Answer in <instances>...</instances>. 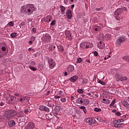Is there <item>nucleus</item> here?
I'll return each instance as SVG.
<instances>
[{"instance_id": "64", "label": "nucleus", "mask_w": 129, "mask_h": 129, "mask_svg": "<svg viewBox=\"0 0 129 129\" xmlns=\"http://www.w3.org/2000/svg\"><path fill=\"white\" fill-rule=\"evenodd\" d=\"M126 117V116L123 115V116H122L121 118H125Z\"/></svg>"}, {"instance_id": "49", "label": "nucleus", "mask_w": 129, "mask_h": 129, "mask_svg": "<svg viewBox=\"0 0 129 129\" xmlns=\"http://www.w3.org/2000/svg\"><path fill=\"white\" fill-rule=\"evenodd\" d=\"M94 56H95L96 57L98 56V52H97V51H95L94 52Z\"/></svg>"}, {"instance_id": "42", "label": "nucleus", "mask_w": 129, "mask_h": 129, "mask_svg": "<svg viewBox=\"0 0 129 129\" xmlns=\"http://www.w3.org/2000/svg\"><path fill=\"white\" fill-rule=\"evenodd\" d=\"M48 117H49V118H52L53 117V114H52V113H49V114H48Z\"/></svg>"}, {"instance_id": "63", "label": "nucleus", "mask_w": 129, "mask_h": 129, "mask_svg": "<svg viewBox=\"0 0 129 129\" xmlns=\"http://www.w3.org/2000/svg\"><path fill=\"white\" fill-rule=\"evenodd\" d=\"M71 98L72 100H73V99H74V97L73 96H71Z\"/></svg>"}, {"instance_id": "2", "label": "nucleus", "mask_w": 129, "mask_h": 129, "mask_svg": "<svg viewBox=\"0 0 129 129\" xmlns=\"http://www.w3.org/2000/svg\"><path fill=\"white\" fill-rule=\"evenodd\" d=\"M126 40V38L124 35H120L117 38L115 44L117 47H120L122 43H123Z\"/></svg>"}, {"instance_id": "26", "label": "nucleus", "mask_w": 129, "mask_h": 129, "mask_svg": "<svg viewBox=\"0 0 129 129\" xmlns=\"http://www.w3.org/2000/svg\"><path fill=\"white\" fill-rule=\"evenodd\" d=\"M103 103H105L106 104H109L110 101L109 100H107L105 98L103 99V101H102Z\"/></svg>"}, {"instance_id": "33", "label": "nucleus", "mask_w": 129, "mask_h": 129, "mask_svg": "<svg viewBox=\"0 0 129 129\" xmlns=\"http://www.w3.org/2000/svg\"><path fill=\"white\" fill-rule=\"evenodd\" d=\"M17 33L16 32L13 33L11 34L10 37L11 38H16V37H17Z\"/></svg>"}, {"instance_id": "16", "label": "nucleus", "mask_w": 129, "mask_h": 129, "mask_svg": "<svg viewBox=\"0 0 129 129\" xmlns=\"http://www.w3.org/2000/svg\"><path fill=\"white\" fill-rule=\"evenodd\" d=\"M78 79V76L75 75V76H74L71 77L69 79V80H70V81H71V82H76V81H77Z\"/></svg>"}, {"instance_id": "55", "label": "nucleus", "mask_w": 129, "mask_h": 129, "mask_svg": "<svg viewBox=\"0 0 129 129\" xmlns=\"http://www.w3.org/2000/svg\"><path fill=\"white\" fill-rule=\"evenodd\" d=\"M115 30L116 31H119V30H120V27H116Z\"/></svg>"}, {"instance_id": "41", "label": "nucleus", "mask_w": 129, "mask_h": 129, "mask_svg": "<svg viewBox=\"0 0 129 129\" xmlns=\"http://www.w3.org/2000/svg\"><path fill=\"white\" fill-rule=\"evenodd\" d=\"M83 102H84L85 104H88V103H89V100L84 99V100H83Z\"/></svg>"}, {"instance_id": "12", "label": "nucleus", "mask_w": 129, "mask_h": 129, "mask_svg": "<svg viewBox=\"0 0 129 129\" xmlns=\"http://www.w3.org/2000/svg\"><path fill=\"white\" fill-rule=\"evenodd\" d=\"M64 34H65L67 38L68 39H69V40H72V36L71 35L72 33H71V32H70V31L66 30L64 32Z\"/></svg>"}, {"instance_id": "39", "label": "nucleus", "mask_w": 129, "mask_h": 129, "mask_svg": "<svg viewBox=\"0 0 129 129\" xmlns=\"http://www.w3.org/2000/svg\"><path fill=\"white\" fill-rule=\"evenodd\" d=\"M94 111H96V112H99L101 111V109L98 108H95L94 109Z\"/></svg>"}, {"instance_id": "44", "label": "nucleus", "mask_w": 129, "mask_h": 129, "mask_svg": "<svg viewBox=\"0 0 129 129\" xmlns=\"http://www.w3.org/2000/svg\"><path fill=\"white\" fill-rule=\"evenodd\" d=\"M51 26H55V25H56V21L54 20L53 21L51 24H50Z\"/></svg>"}, {"instance_id": "21", "label": "nucleus", "mask_w": 129, "mask_h": 129, "mask_svg": "<svg viewBox=\"0 0 129 129\" xmlns=\"http://www.w3.org/2000/svg\"><path fill=\"white\" fill-rule=\"evenodd\" d=\"M83 100H84V99L80 97L77 99L76 102L77 103H79V104H82L83 103Z\"/></svg>"}, {"instance_id": "18", "label": "nucleus", "mask_w": 129, "mask_h": 129, "mask_svg": "<svg viewBox=\"0 0 129 129\" xmlns=\"http://www.w3.org/2000/svg\"><path fill=\"white\" fill-rule=\"evenodd\" d=\"M74 71V66L72 65H70L68 67V74L71 73V72H73Z\"/></svg>"}, {"instance_id": "15", "label": "nucleus", "mask_w": 129, "mask_h": 129, "mask_svg": "<svg viewBox=\"0 0 129 129\" xmlns=\"http://www.w3.org/2000/svg\"><path fill=\"white\" fill-rule=\"evenodd\" d=\"M67 17L69 20L72 19V11H71V10H68L67 11Z\"/></svg>"}, {"instance_id": "28", "label": "nucleus", "mask_w": 129, "mask_h": 129, "mask_svg": "<svg viewBox=\"0 0 129 129\" xmlns=\"http://www.w3.org/2000/svg\"><path fill=\"white\" fill-rule=\"evenodd\" d=\"M115 78H116L117 81H120V78H121V77H120V76H119V74H118V73L116 74Z\"/></svg>"}, {"instance_id": "27", "label": "nucleus", "mask_w": 129, "mask_h": 129, "mask_svg": "<svg viewBox=\"0 0 129 129\" xmlns=\"http://www.w3.org/2000/svg\"><path fill=\"white\" fill-rule=\"evenodd\" d=\"M93 29L94 31H95V32H97V31H98V30L100 29V27L95 25L93 27Z\"/></svg>"}, {"instance_id": "24", "label": "nucleus", "mask_w": 129, "mask_h": 129, "mask_svg": "<svg viewBox=\"0 0 129 129\" xmlns=\"http://www.w3.org/2000/svg\"><path fill=\"white\" fill-rule=\"evenodd\" d=\"M51 20H53V18H52V17L51 16H48L45 18V21L47 23H50Z\"/></svg>"}, {"instance_id": "32", "label": "nucleus", "mask_w": 129, "mask_h": 129, "mask_svg": "<svg viewBox=\"0 0 129 129\" xmlns=\"http://www.w3.org/2000/svg\"><path fill=\"white\" fill-rule=\"evenodd\" d=\"M15 25L14 21H11L8 24L9 27H13Z\"/></svg>"}, {"instance_id": "22", "label": "nucleus", "mask_w": 129, "mask_h": 129, "mask_svg": "<svg viewBox=\"0 0 129 129\" xmlns=\"http://www.w3.org/2000/svg\"><path fill=\"white\" fill-rule=\"evenodd\" d=\"M122 105H123V106H124V107H126L127 109L129 108V103L127 101H123L122 102Z\"/></svg>"}, {"instance_id": "7", "label": "nucleus", "mask_w": 129, "mask_h": 129, "mask_svg": "<svg viewBox=\"0 0 129 129\" xmlns=\"http://www.w3.org/2000/svg\"><path fill=\"white\" fill-rule=\"evenodd\" d=\"M48 63L49 68H50V69H53L55 68V66H56V62H55V60H54V59H53L52 58H48Z\"/></svg>"}, {"instance_id": "23", "label": "nucleus", "mask_w": 129, "mask_h": 129, "mask_svg": "<svg viewBox=\"0 0 129 129\" xmlns=\"http://www.w3.org/2000/svg\"><path fill=\"white\" fill-rule=\"evenodd\" d=\"M80 109H82V110L83 111V112H84V113L85 114H86L87 113V109H86V107H85V106H81L79 107Z\"/></svg>"}, {"instance_id": "45", "label": "nucleus", "mask_w": 129, "mask_h": 129, "mask_svg": "<svg viewBox=\"0 0 129 129\" xmlns=\"http://www.w3.org/2000/svg\"><path fill=\"white\" fill-rule=\"evenodd\" d=\"M115 114H116V115H117V116H120L121 115V113H120L119 112H116Z\"/></svg>"}, {"instance_id": "47", "label": "nucleus", "mask_w": 129, "mask_h": 129, "mask_svg": "<svg viewBox=\"0 0 129 129\" xmlns=\"http://www.w3.org/2000/svg\"><path fill=\"white\" fill-rule=\"evenodd\" d=\"M60 101H62V102H66V99L62 98L60 99Z\"/></svg>"}, {"instance_id": "10", "label": "nucleus", "mask_w": 129, "mask_h": 129, "mask_svg": "<svg viewBox=\"0 0 129 129\" xmlns=\"http://www.w3.org/2000/svg\"><path fill=\"white\" fill-rule=\"evenodd\" d=\"M35 128V124L33 122H29L25 125L24 129H34Z\"/></svg>"}, {"instance_id": "8", "label": "nucleus", "mask_w": 129, "mask_h": 129, "mask_svg": "<svg viewBox=\"0 0 129 129\" xmlns=\"http://www.w3.org/2000/svg\"><path fill=\"white\" fill-rule=\"evenodd\" d=\"M18 114V112L14 110H11L9 111L8 115H7V118L9 119H11L12 117H13V116H16V115Z\"/></svg>"}, {"instance_id": "1", "label": "nucleus", "mask_w": 129, "mask_h": 129, "mask_svg": "<svg viewBox=\"0 0 129 129\" xmlns=\"http://www.w3.org/2000/svg\"><path fill=\"white\" fill-rule=\"evenodd\" d=\"M22 12H25L26 15L30 16L35 11V5L33 4H27L21 7Z\"/></svg>"}, {"instance_id": "57", "label": "nucleus", "mask_w": 129, "mask_h": 129, "mask_svg": "<svg viewBox=\"0 0 129 129\" xmlns=\"http://www.w3.org/2000/svg\"><path fill=\"white\" fill-rule=\"evenodd\" d=\"M29 45H32L33 44V41L32 40L29 41Z\"/></svg>"}, {"instance_id": "9", "label": "nucleus", "mask_w": 129, "mask_h": 129, "mask_svg": "<svg viewBox=\"0 0 129 129\" xmlns=\"http://www.w3.org/2000/svg\"><path fill=\"white\" fill-rule=\"evenodd\" d=\"M18 121H21L22 122L25 121V114L23 113L22 111L20 112L17 116Z\"/></svg>"}, {"instance_id": "36", "label": "nucleus", "mask_w": 129, "mask_h": 129, "mask_svg": "<svg viewBox=\"0 0 129 129\" xmlns=\"http://www.w3.org/2000/svg\"><path fill=\"white\" fill-rule=\"evenodd\" d=\"M127 79V77H122L120 79V81H124V80H126Z\"/></svg>"}, {"instance_id": "20", "label": "nucleus", "mask_w": 129, "mask_h": 129, "mask_svg": "<svg viewBox=\"0 0 129 129\" xmlns=\"http://www.w3.org/2000/svg\"><path fill=\"white\" fill-rule=\"evenodd\" d=\"M9 50H6L5 52L0 51V58H4L6 55H8Z\"/></svg>"}, {"instance_id": "56", "label": "nucleus", "mask_w": 129, "mask_h": 129, "mask_svg": "<svg viewBox=\"0 0 129 129\" xmlns=\"http://www.w3.org/2000/svg\"><path fill=\"white\" fill-rule=\"evenodd\" d=\"M68 73H67V72H65L64 73V76H67V75H68ZM69 74H70V73H69Z\"/></svg>"}, {"instance_id": "14", "label": "nucleus", "mask_w": 129, "mask_h": 129, "mask_svg": "<svg viewBox=\"0 0 129 129\" xmlns=\"http://www.w3.org/2000/svg\"><path fill=\"white\" fill-rule=\"evenodd\" d=\"M98 47L99 49H100L101 50V49H104V48H105V44L102 41H100L98 43Z\"/></svg>"}, {"instance_id": "17", "label": "nucleus", "mask_w": 129, "mask_h": 129, "mask_svg": "<svg viewBox=\"0 0 129 129\" xmlns=\"http://www.w3.org/2000/svg\"><path fill=\"white\" fill-rule=\"evenodd\" d=\"M8 125L10 127H14L16 125V122L14 120H10L8 121Z\"/></svg>"}, {"instance_id": "59", "label": "nucleus", "mask_w": 129, "mask_h": 129, "mask_svg": "<svg viewBox=\"0 0 129 129\" xmlns=\"http://www.w3.org/2000/svg\"><path fill=\"white\" fill-rule=\"evenodd\" d=\"M31 64L32 65H35V64H36V62H35V61H31Z\"/></svg>"}, {"instance_id": "51", "label": "nucleus", "mask_w": 129, "mask_h": 129, "mask_svg": "<svg viewBox=\"0 0 129 129\" xmlns=\"http://www.w3.org/2000/svg\"><path fill=\"white\" fill-rule=\"evenodd\" d=\"M31 41H35V40H36V38H35V37H34V36H32L31 38Z\"/></svg>"}, {"instance_id": "53", "label": "nucleus", "mask_w": 129, "mask_h": 129, "mask_svg": "<svg viewBox=\"0 0 129 129\" xmlns=\"http://www.w3.org/2000/svg\"><path fill=\"white\" fill-rule=\"evenodd\" d=\"M54 98H55V99H58V98H61V96H54Z\"/></svg>"}, {"instance_id": "38", "label": "nucleus", "mask_w": 129, "mask_h": 129, "mask_svg": "<svg viewBox=\"0 0 129 129\" xmlns=\"http://www.w3.org/2000/svg\"><path fill=\"white\" fill-rule=\"evenodd\" d=\"M29 69H30V70H32V71H37V69H36V68L34 67H29Z\"/></svg>"}, {"instance_id": "58", "label": "nucleus", "mask_w": 129, "mask_h": 129, "mask_svg": "<svg viewBox=\"0 0 129 129\" xmlns=\"http://www.w3.org/2000/svg\"><path fill=\"white\" fill-rule=\"evenodd\" d=\"M4 104H5V103H4V102H1L0 103L1 106H3Z\"/></svg>"}, {"instance_id": "46", "label": "nucleus", "mask_w": 129, "mask_h": 129, "mask_svg": "<svg viewBox=\"0 0 129 129\" xmlns=\"http://www.w3.org/2000/svg\"><path fill=\"white\" fill-rule=\"evenodd\" d=\"M25 22H22V23L20 24V28H23V27H24V26H25Z\"/></svg>"}, {"instance_id": "50", "label": "nucleus", "mask_w": 129, "mask_h": 129, "mask_svg": "<svg viewBox=\"0 0 129 129\" xmlns=\"http://www.w3.org/2000/svg\"><path fill=\"white\" fill-rule=\"evenodd\" d=\"M29 112V109H26L24 110V113H26V114H28Z\"/></svg>"}, {"instance_id": "3", "label": "nucleus", "mask_w": 129, "mask_h": 129, "mask_svg": "<svg viewBox=\"0 0 129 129\" xmlns=\"http://www.w3.org/2000/svg\"><path fill=\"white\" fill-rule=\"evenodd\" d=\"M17 98L14 96L9 95L6 97V101L8 104H15L17 103Z\"/></svg>"}, {"instance_id": "61", "label": "nucleus", "mask_w": 129, "mask_h": 129, "mask_svg": "<svg viewBox=\"0 0 129 129\" xmlns=\"http://www.w3.org/2000/svg\"><path fill=\"white\" fill-rule=\"evenodd\" d=\"M100 10H101V8H96V11H100Z\"/></svg>"}, {"instance_id": "11", "label": "nucleus", "mask_w": 129, "mask_h": 129, "mask_svg": "<svg viewBox=\"0 0 129 129\" xmlns=\"http://www.w3.org/2000/svg\"><path fill=\"white\" fill-rule=\"evenodd\" d=\"M38 109L42 111H45L46 112H50V108L44 105H40L39 106Z\"/></svg>"}, {"instance_id": "43", "label": "nucleus", "mask_w": 129, "mask_h": 129, "mask_svg": "<svg viewBox=\"0 0 129 129\" xmlns=\"http://www.w3.org/2000/svg\"><path fill=\"white\" fill-rule=\"evenodd\" d=\"M83 61L81 58H77V63H81V61Z\"/></svg>"}, {"instance_id": "30", "label": "nucleus", "mask_w": 129, "mask_h": 129, "mask_svg": "<svg viewBox=\"0 0 129 129\" xmlns=\"http://www.w3.org/2000/svg\"><path fill=\"white\" fill-rule=\"evenodd\" d=\"M54 110L55 111V112H59L60 111V106H55L54 108Z\"/></svg>"}, {"instance_id": "62", "label": "nucleus", "mask_w": 129, "mask_h": 129, "mask_svg": "<svg viewBox=\"0 0 129 129\" xmlns=\"http://www.w3.org/2000/svg\"><path fill=\"white\" fill-rule=\"evenodd\" d=\"M86 62H87L88 64H90V60H86Z\"/></svg>"}, {"instance_id": "4", "label": "nucleus", "mask_w": 129, "mask_h": 129, "mask_svg": "<svg viewBox=\"0 0 129 129\" xmlns=\"http://www.w3.org/2000/svg\"><path fill=\"white\" fill-rule=\"evenodd\" d=\"M123 12V10L122 8H119L117 9L114 12V17H115L116 20L117 21H120V18L119 16H120L121 14H122Z\"/></svg>"}, {"instance_id": "6", "label": "nucleus", "mask_w": 129, "mask_h": 129, "mask_svg": "<svg viewBox=\"0 0 129 129\" xmlns=\"http://www.w3.org/2000/svg\"><path fill=\"white\" fill-rule=\"evenodd\" d=\"M80 47L82 48V49H88V48H92L93 45L89 42H84L80 44Z\"/></svg>"}, {"instance_id": "37", "label": "nucleus", "mask_w": 129, "mask_h": 129, "mask_svg": "<svg viewBox=\"0 0 129 129\" xmlns=\"http://www.w3.org/2000/svg\"><path fill=\"white\" fill-rule=\"evenodd\" d=\"M19 101H21V102H24V101H25L26 100V97H23L22 98H20L19 99Z\"/></svg>"}, {"instance_id": "13", "label": "nucleus", "mask_w": 129, "mask_h": 129, "mask_svg": "<svg viewBox=\"0 0 129 129\" xmlns=\"http://www.w3.org/2000/svg\"><path fill=\"white\" fill-rule=\"evenodd\" d=\"M86 122L89 124H93L95 123V119H92V118H88L86 119Z\"/></svg>"}, {"instance_id": "35", "label": "nucleus", "mask_w": 129, "mask_h": 129, "mask_svg": "<svg viewBox=\"0 0 129 129\" xmlns=\"http://www.w3.org/2000/svg\"><path fill=\"white\" fill-rule=\"evenodd\" d=\"M98 83H100V84H101L102 85H105V82H104L100 80H98Z\"/></svg>"}, {"instance_id": "34", "label": "nucleus", "mask_w": 129, "mask_h": 129, "mask_svg": "<svg viewBox=\"0 0 129 129\" xmlns=\"http://www.w3.org/2000/svg\"><path fill=\"white\" fill-rule=\"evenodd\" d=\"M116 100L115 99H114L112 101L111 103L110 104V107H112L113 105H114V104L115 103Z\"/></svg>"}, {"instance_id": "31", "label": "nucleus", "mask_w": 129, "mask_h": 129, "mask_svg": "<svg viewBox=\"0 0 129 129\" xmlns=\"http://www.w3.org/2000/svg\"><path fill=\"white\" fill-rule=\"evenodd\" d=\"M77 92H78V93H84V89H79L77 91Z\"/></svg>"}, {"instance_id": "52", "label": "nucleus", "mask_w": 129, "mask_h": 129, "mask_svg": "<svg viewBox=\"0 0 129 129\" xmlns=\"http://www.w3.org/2000/svg\"><path fill=\"white\" fill-rule=\"evenodd\" d=\"M36 28H32V31L35 34V33H36Z\"/></svg>"}, {"instance_id": "40", "label": "nucleus", "mask_w": 129, "mask_h": 129, "mask_svg": "<svg viewBox=\"0 0 129 129\" xmlns=\"http://www.w3.org/2000/svg\"><path fill=\"white\" fill-rule=\"evenodd\" d=\"M1 49L3 52H6L7 50L8 51V49H7V48H6L5 46H3Z\"/></svg>"}, {"instance_id": "29", "label": "nucleus", "mask_w": 129, "mask_h": 129, "mask_svg": "<svg viewBox=\"0 0 129 129\" xmlns=\"http://www.w3.org/2000/svg\"><path fill=\"white\" fill-rule=\"evenodd\" d=\"M110 35L107 34L105 35V39L106 41H109L110 40Z\"/></svg>"}, {"instance_id": "5", "label": "nucleus", "mask_w": 129, "mask_h": 129, "mask_svg": "<svg viewBox=\"0 0 129 129\" xmlns=\"http://www.w3.org/2000/svg\"><path fill=\"white\" fill-rule=\"evenodd\" d=\"M124 121L123 119H118L115 120L113 121V124L114 127H121V126H123L124 125V123H118V122H123Z\"/></svg>"}, {"instance_id": "54", "label": "nucleus", "mask_w": 129, "mask_h": 129, "mask_svg": "<svg viewBox=\"0 0 129 129\" xmlns=\"http://www.w3.org/2000/svg\"><path fill=\"white\" fill-rule=\"evenodd\" d=\"M34 50L35 49L34 48H29L28 49V51H29V52L31 51H34Z\"/></svg>"}, {"instance_id": "48", "label": "nucleus", "mask_w": 129, "mask_h": 129, "mask_svg": "<svg viewBox=\"0 0 129 129\" xmlns=\"http://www.w3.org/2000/svg\"><path fill=\"white\" fill-rule=\"evenodd\" d=\"M59 50L61 51V52H63L64 51V47H63L62 46H60Z\"/></svg>"}, {"instance_id": "60", "label": "nucleus", "mask_w": 129, "mask_h": 129, "mask_svg": "<svg viewBox=\"0 0 129 129\" xmlns=\"http://www.w3.org/2000/svg\"><path fill=\"white\" fill-rule=\"evenodd\" d=\"M14 95L15 96H19L20 94H19V93H15V94H14Z\"/></svg>"}, {"instance_id": "25", "label": "nucleus", "mask_w": 129, "mask_h": 129, "mask_svg": "<svg viewBox=\"0 0 129 129\" xmlns=\"http://www.w3.org/2000/svg\"><path fill=\"white\" fill-rule=\"evenodd\" d=\"M60 8L61 12V14L64 15V14H65V10H66V8H65V7L63 6H60Z\"/></svg>"}, {"instance_id": "19", "label": "nucleus", "mask_w": 129, "mask_h": 129, "mask_svg": "<svg viewBox=\"0 0 129 129\" xmlns=\"http://www.w3.org/2000/svg\"><path fill=\"white\" fill-rule=\"evenodd\" d=\"M50 40H51V36L48 34L45 35L44 38L45 43H49V42H50Z\"/></svg>"}]
</instances>
